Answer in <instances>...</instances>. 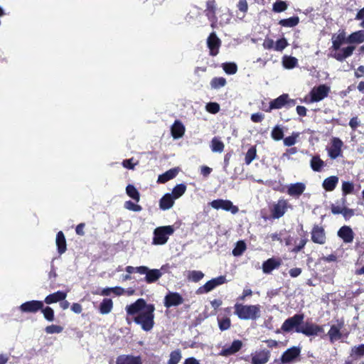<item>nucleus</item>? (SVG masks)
Instances as JSON below:
<instances>
[{"mask_svg":"<svg viewBox=\"0 0 364 364\" xmlns=\"http://www.w3.org/2000/svg\"><path fill=\"white\" fill-rule=\"evenodd\" d=\"M354 184L351 181H343L341 190L343 196L351 194L354 191Z\"/></svg>","mask_w":364,"mask_h":364,"instance_id":"obj_42","label":"nucleus"},{"mask_svg":"<svg viewBox=\"0 0 364 364\" xmlns=\"http://www.w3.org/2000/svg\"><path fill=\"white\" fill-rule=\"evenodd\" d=\"M125 270L129 274H131L134 272L140 274H143L144 273V271L146 270V269H145V266H139V267H134L132 266H127L125 268Z\"/></svg>","mask_w":364,"mask_h":364,"instance_id":"obj_52","label":"nucleus"},{"mask_svg":"<svg viewBox=\"0 0 364 364\" xmlns=\"http://www.w3.org/2000/svg\"><path fill=\"white\" fill-rule=\"evenodd\" d=\"M299 22L298 16H294L286 19H282L279 23L284 27H294L296 26Z\"/></svg>","mask_w":364,"mask_h":364,"instance_id":"obj_40","label":"nucleus"},{"mask_svg":"<svg viewBox=\"0 0 364 364\" xmlns=\"http://www.w3.org/2000/svg\"><path fill=\"white\" fill-rule=\"evenodd\" d=\"M271 136L275 141H279L283 139L284 132L282 128L279 125L275 126L272 131Z\"/></svg>","mask_w":364,"mask_h":364,"instance_id":"obj_45","label":"nucleus"},{"mask_svg":"<svg viewBox=\"0 0 364 364\" xmlns=\"http://www.w3.org/2000/svg\"><path fill=\"white\" fill-rule=\"evenodd\" d=\"M287 208V202L285 200H279L273 207L272 217L279 218L284 215Z\"/></svg>","mask_w":364,"mask_h":364,"instance_id":"obj_21","label":"nucleus"},{"mask_svg":"<svg viewBox=\"0 0 364 364\" xmlns=\"http://www.w3.org/2000/svg\"><path fill=\"white\" fill-rule=\"evenodd\" d=\"M304 318V314H295L292 317H290L284 321L281 327V331L284 332H289L294 328L295 331L296 332V329L301 328V324L303 322Z\"/></svg>","mask_w":364,"mask_h":364,"instance_id":"obj_7","label":"nucleus"},{"mask_svg":"<svg viewBox=\"0 0 364 364\" xmlns=\"http://www.w3.org/2000/svg\"><path fill=\"white\" fill-rule=\"evenodd\" d=\"M136 163H133V159L124 160L122 162V165L124 168L129 169H134Z\"/></svg>","mask_w":364,"mask_h":364,"instance_id":"obj_60","label":"nucleus"},{"mask_svg":"<svg viewBox=\"0 0 364 364\" xmlns=\"http://www.w3.org/2000/svg\"><path fill=\"white\" fill-rule=\"evenodd\" d=\"M338 181L339 178L336 176H329L324 179L322 186L326 191H333L338 183Z\"/></svg>","mask_w":364,"mask_h":364,"instance_id":"obj_29","label":"nucleus"},{"mask_svg":"<svg viewBox=\"0 0 364 364\" xmlns=\"http://www.w3.org/2000/svg\"><path fill=\"white\" fill-rule=\"evenodd\" d=\"M42 311L44 318L48 321H53L54 320V311L52 308L49 306H46V308H42L41 309Z\"/></svg>","mask_w":364,"mask_h":364,"instance_id":"obj_51","label":"nucleus"},{"mask_svg":"<svg viewBox=\"0 0 364 364\" xmlns=\"http://www.w3.org/2000/svg\"><path fill=\"white\" fill-rule=\"evenodd\" d=\"M226 84V80L224 77H214L211 82L210 85L212 88L218 89L220 87H224Z\"/></svg>","mask_w":364,"mask_h":364,"instance_id":"obj_49","label":"nucleus"},{"mask_svg":"<svg viewBox=\"0 0 364 364\" xmlns=\"http://www.w3.org/2000/svg\"><path fill=\"white\" fill-rule=\"evenodd\" d=\"M181 358V351L179 349L175 350L170 353L168 364H178Z\"/></svg>","mask_w":364,"mask_h":364,"instance_id":"obj_41","label":"nucleus"},{"mask_svg":"<svg viewBox=\"0 0 364 364\" xmlns=\"http://www.w3.org/2000/svg\"><path fill=\"white\" fill-rule=\"evenodd\" d=\"M203 277L204 274L202 272L196 270L189 271L187 274V278L194 282L200 281Z\"/></svg>","mask_w":364,"mask_h":364,"instance_id":"obj_44","label":"nucleus"},{"mask_svg":"<svg viewBox=\"0 0 364 364\" xmlns=\"http://www.w3.org/2000/svg\"><path fill=\"white\" fill-rule=\"evenodd\" d=\"M270 358V352L267 350H260L251 354L252 364H266Z\"/></svg>","mask_w":364,"mask_h":364,"instance_id":"obj_15","label":"nucleus"},{"mask_svg":"<svg viewBox=\"0 0 364 364\" xmlns=\"http://www.w3.org/2000/svg\"><path fill=\"white\" fill-rule=\"evenodd\" d=\"M177 173L178 171L176 169H170L159 176L158 182L161 183H166V181L173 178L176 176Z\"/></svg>","mask_w":364,"mask_h":364,"instance_id":"obj_37","label":"nucleus"},{"mask_svg":"<svg viewBox=\"0 0 364 364\" xmlns=\"http://www.w3.org/2000/svg\"><path fill=\"white\" fill-rule=\"evenodd\" d=\"M306 186L303 183H291L288 186L287 193L293 197H299L305 191Z\"/></svg>","mask_w":364,"mask_h":364,"instance_id":"obj_23","label":"nucleus"},{"mask_svg":"<svg viewBox=\"0 0 364 364\" xmlns=\"http://www.w3.org/2000/svg\"><path fill=\"white\" fill-rule=\"evenodd\" d=\"M338 235L346 243L352 242L354 234L352 229L348 226H343L338 232Z\"/></svg>","mask_w":364,"mask_h":364,"instance_id":"obj_24","label":"nucleus"},{"mask_svg":"<svg viewBox=\"0 0 364 364\" xmlns=\"http://www.w3.org/2000/svg\"><path fill=\"white\" fill-rule=\"evenodd\" d=\"M218 324L220 330H227L230 327V320L228 318L220 319L218 321Z\"/></svg>","mask_w":364,"mask_h":364,"instance_id":"obj_58","label":"nucleus"},{"mask_svg":"<svg viewBox=\"0 0 364 364\" xmlns=\"http://www.w3.org/2000/svg\"><path fill=\"white\" fill-rule=\"evenodd\" d=\"M288 46L286 38H282L278 40L274 45V50L277 51H282Z\"/></svg>","mask_w":364,"mask_h":364,"instance_id":"obj_54","label":"nucleus"},{"mask_svg":"<svg viewBox=\"0 0 364 364\" xmlns=\"http://www.w3.org/2000/svg\"><path fill=\"white\" fill-rule=\"evenodd\" d=\"M210 205L214 209H222L226 211H230L232 214H236L239 210L238 208L236 205H234L233 203L228 200H214L210 203Z\"/></svg>","mask_w":364,"mask_h":364,"instance_id":"obj_9","label":"nucleus"},{"mask_svg":"<svg viewBox=\"0 0 364 364\" xmlns=\"http://www.w3.org/2000/svg\"><path fill=\"white\" fill-rule=\"evenodd\" d=\"M240 11L246 12L248 9V5L246 0H240L237 4Z\"/></svg>","mask_w":364,"mask_h":364,"instance_id":"obj_61","label":"nucleus"},{"mask_svg":"<svg viewBox=\"0 0 364 364\" xmlns=\"http://www.w3.org/2000/svg\"><path fill=\"white\" fill-rule=\"evenodd\" d=\"M183 364H200V362L193 357L186 358Z\"/></svg>","mask_w":364,"mask_h":364,"instance_id":"obj_64","label":"nucleus"},{"mask_svg":"<svg viewBox=\"0 0 364 364\" xmlns=\"http://www.w3.org/2000/svg\"><path fill=\"white\" fill-rule=\"evenodd\" d=\"M300 353V349L296 347H292L287 350L282 355L281 360L282 363H289L296 358Z\"/></svg>","mask_w":364,"mask_h":364,"instance_id":"obj_25","label":"nucleus"},{"mask_svg":"<svg viewBox=\"0 0 364 364\" xmlns=\"http://www.w3.org/2000/svg\"><path fill=\"white\" fill-rule=\"evenodd\" d=\"M208 46L210 49V53L212 55H216L220 46V40L217 37L215 33H212L207 41Z\"/></svg>","mask_w":364,"mask_h":364,"instance_id":"obj_17","label":"nucleus"},{"mask_svg":"<svg viewBox=\"0 0 364 364\" xmlns=\"http://www.w3.org/2000/svg\"><path fill=\"white\" fill-rule=\"evenodd\" d=\"M274 42L272 39H270V38H266L264 39V42H263V47L265 48V49H272L274 48Z\"/></svg>","mask_w":364,"mask_h":364,"instance_id":"obj_59","label":"nucleus"},{"mask_svg":"<svg viewBox=\"0 0 364 364\" xmlns=\"http://www.w3.org/2000/svg\"><path fill=\"white\" fill-rule=\"evenodd\" d=\"M124 208L127 210H132L134 212H139L141 210V207L139 205L135 204L131 200L126 201L124 203Z\"/></svg>","mask_w":364,"mask_h":364,"instance_id":"obj_55","label":"nucleus"},{"mask_svg":"<svg viewBox=\"0 0 364 364\" xmlns=\"http://www.w3.org/2000/svg\"><path fill=\"white\" fill-rule=\"evenodd\" d=\"M113 309V302L110 299H104L100 304L99 310L102 314H107Z\"/></svg>","mask_w":364,"mask_h":364,"instance_id":"obj_33","label":"nucleus"},{"mask_svg":"<svg viewBox=\"0 0 364 364\" xmlns=\"http://www.w3.org/2000/svg\"><path fill=\"white\" fill-rule=\"evenodd\" d=\"M206 109L208 112L215 114L219 112L220 106L216 102H210L206 105Z\"/></svg>","mask_w":364,"mask_h":364,"instance_id":"obj_57","label":"nucleus"},{"mask_svg":"<svg viewBox=\"0 0 364 364\" xmlns=\"http://www.w3.org/2000/svg\"><path fill=\"white\" fill-rule=\"evenodd\" d=\"M282 65L286 69H292L297 66L298 60L295 57L284 55L282 58Z\"/></svg>","mask_w":364,"mask_h":364,"instance_id":"obj_35","label":"nucleus"},{"mask_svg":"<svg viewBox=\"0 0 364 364\" xmlns=\"http://www.w3.org/2000/svg\"><path fill=\"white\" fill-rule=\"evenodd\" d=\"M127 194L134 200L136 202H139L140 200V195L137 189L131 184H129L126 188Z\"/></svg>","mask_w":364,"mask_h":364,"instance_id":"obj_39","label":"nucleus"},{"mask_svg":"<svg viewBox=\"0 0 364 364\" xmlns=\"http://www.w3.org/2000/svg\"><path fill=\"white\" fill-rule=\"evenodd\" d=\"M343 142L338 137H333L326 148L328 156L331 159H336L343 156Z\"/></svg>","mask_w":364,"mask_h":364,"instance_id":"obj_6","label":"nucleus"},{"mask_svg":"<svg viewBox=\"0 0 364 364\" xmlns=\"http://www.w3.org/2000/svg\"><path fill=\"white\" fill-rule=\"evenodd\" d=\"M183 298L177 292L169 291L164 298V306L166 308L177 306L183 303Z\"/></svg>","mask_w":364,"mask_h":364,"instance_id":"obj_13","label":"nucleus"},{"mask_svg":"<svg viewBox=\"0 0 364 364\" xmlns=\"http://www.w3.org/2000/svg\"><path fill=\"white\" fill-rule=\"evenodd\" d=\"M351 355L362 356L364 355V344L354 346L351 349Z\"/></svg>","mask_w":364,"mask_h":364,"instance_id":"obj_56","label":"nucleus"},{"mask_svg":"<svg viewBox=\"0 0 364 364\" xmlns=\"http://www.w3.org/2000/svg\"><path fill=\"white\" fill-rule=\"evenodd\" d=\"M174 232L172 225L161 226L154 230L152 243L156 245H162L167 242L170 235Z\"/></svg>","mask_w":364,"mask_h":364,"instance_id":"obj_4","label":"nucleus"},{"mask_svg":"<svg viewBox=\"0 0 364 364\" xmlns=\"http://www.w3.org/2000/svg\"><path fill=\"white\" fill-rule=\"evenodd\" d=\"M282 264L280 259L269 258L262 264V271L264 274H270L274 269H277Z\"/></svg>","mask_w":364,"mask_h":364,"instance_id":"obj_19","label":"nucleus"},{"mask_svg":"<svg viewBox=\"0 0 364 364\" xmlns=\"http://www.w3.org/2000/svg\"><path fill=\"white\" fill-rule=\"evenodd\" d=\"M287 9V4L285 1L278 0L273 4V11L277 13H280L285 11Z\"/></svg>","mask_w":364,"mask_h":364,"instance_id":"obj_50","label":"nucleus"},{"mask_svg":"<svg viewBox=\"0 0 364 364\" xmlns=\"http://www.w3.org/2000/svg\"><path fill=\"white\" fill-rule=\"evenodd\" d=\"M127 317L133 321L145 331H151L154 325V311L153 304H147L144 299H139L135 302L125 307ZM129 318H127L128 321Z\"/></svg>","mask_w":364,"mask_h":364,"instance_id":"obj_1","label":"nucleus"},{"mask_svg":"<svg viewBox=\"0 0 364 364\" xmlns=\"http://www.w3.org/2000/svg\"><path fill=\"white\" fill-rule=\"evenodd\" d=\"M330 92V87L326 85H321L318 87H314L309 94V97H305L304 101L308 103L319 102L327 97Z\"/></svg>","mask_w":364,"mask_h":364,"instance_id":"obj_5","label":"nucleus"},{"mask_svg":"<svg viewBox=\"0 0 364 364\" xmlns=\"http://www.w3.org/2000/svg\"><path fill=\"white\" fill-rule=\"evenodd\" d=\"M226 282L225 276H220L218 277L212 279L207 282L203 287H200L198 290L199 293H208L215 289L216 287L223 284Z\"/></svg>","mask_w":364,"mask_h":364,"instance_id":"obj_12","label":"nucleus"},{"mask_svg":"<svg viewBox=\"0 0 364 364\" xmlns=\"http://www.w3.org/2000/svg\"><path fill=\"white\" fill-rule=\"evenodd\" d=\"M257 156V149L255 146H251L245 154V161L247 165H249L252 161L255 159Z\"/></svg>","mask_w":364,"mask_h":364,"instance_id":"obj_43","label":"nucleus"},{"mask_svg":"<svg viewBox=\"0 0 364 364\" xmlns=\"http://www.w3.org/2000/svg\"><path fill=\"white\" fill-rule=\"evenodd\" d=\"M260 313L259 305H235V314L242 320H255L260 316Z\"/></svg>","mask_w":364,"mask_h":364,"instance_id":"obj_3","label":"nucleus"},{"mask_svg":"<svg viewBox=\"0 0 364 364\" xmlns=\"http://www.w3.org/2000/svg\"><path fill=\"white\" fill-rule=\"evenodd\" d=\"M43 307V302L41 301L32 300L23 303L19 309L24 313H36Z\"/></svg>","mask_w":364,"mask_h":364,"instance_id":"obj_14","label":"nucleus"},{"mask_svg":"<svg viewBox=\"0 0 364 364\" xmlns=\"http://www.w3.org/2000/svg\"><path fill=\"white\" fill-rule=\"evenodd\" d=\"M341 214L346 219L351 218L354 215V211L352 209L344 208L343 213Z\"/></svg>","mask_w":364,"mask_h":364,"instance_id":"obj_63","label":"nucleus"},{"mask_svg":"<svg viewBox=\"0 0 364 364\" xmlns=\"http://www.w3.org/2000/svg\"><path fill=\"white\" fill-rule=\"evenodd\" d=\"M146 270L143 274L145 275L144 280L146 283H154L159 279L164 272L168 270V265H163L160 269H149L145 266Z\"/></svg>","mask_w":364,"mask_h":364,"instance_id":"obj_8","label":"nucleus"},{"mask_svg":"<svg viewBox=\"0 0 364 364\" xmlns=\"http://www.w3.org/2000/svg\"><path fill=\"white\" fill-rule=\"evenodd\" d=\"M63 328L58 325H50L45 328V331L48 334L60 333L63 331Z\"/></svg>","mask_w":364,"mask_h":364,"instance_id":"obj_53","label":"nucleus"},{"mask_svg":"<svg viewBox=\"0 0 364 364\" xmlns=\"http://www.w3.org/2000/svg\"><path fill=\"white\" fill-rule=\"evenodd\" d=\"M97 294L102 296H109L111 294H114L116 296H121L125 294V289L120 287H107Z\"/></svg>","mask_w":364,"mask_h":364,"instance_id":"obj_31","label":"nucleus"},{"mask_svg":"<svg viewBox=\"0 0 364 364\" xmlns=\"http://www.w3.org/2000/svg\"><path fill=\"white\" fill-rule=\"evenodd\" d=\"M343 327V322H339L336 325H332L328 332V336L329 337L330 341L331 343H334L335 341L339 340L342 337V333L341 330Z\"/></svg>","mask_w":364,"mask_h":364,"instance_id":"obj_18","label":"nucleus"},{"mask_svg":"<svg viewBox=\"0 0 364 364\" xmlns=\"http://www.w3.org/2000/svg\"><path fill=\"white\" fill-rule=\"evenodd\" d=\"M297 333H301L306 336H317L323 332V328L314 323L306 322L301 328L296 329Z\"/></svg>","mask_w":364,"mask_h":364,"instance_id":"obj_10","label":"nucleus"},{"mask_svg":"<svg viewBox=\"0 0 364 364\" xmlns=\"http://www.w3.org/2000/svg\"><path fill=\"white\" fill-rule=\"evenodd\" d=\"M67 297V292L58 291L53 294L48 295L44 301L47 304H50L53 303H56L58 301H63Z\"/></svg>","mask_w":364,"mask_h":364,"instance_id":"obj_26","label":"nucleus"},{"mask_svg":"<svg viewBox=\"0 0 364 364\" xmlns=\"http://www.w3.org/2000/svg\"><path fill=\"white\" fill-rule=\"evenodd\" d=\"M364 42V31H355L347 37V43L360 44Z\"/></svg>","mask_w":364,"mask_h":364,"instance_id":"obj_27","label":"nucleus"},{"mask_svg":"<svg viewBox=\"0 0 364 364\" xmlns=\"http://www.w3.org/2000/svg\"><path fill=\"white\" fill-rule=\"evenodd\" d=\"M326 234L324 229L318 225H315L311 231V240L314 242L323 245L326 242Z\"/></svg>","mask_w":364,"mask_h":364,"instance_id":"obj_16","label":"nucleus"},{"mask_svg":"<svg viewBox=\"0 0 364 364\" xmlns=\"http://www.w3.org/2000/svg\"><path fill=\"white\" fill-rule=\"evenodd\" d=\"M246 250V245L243 241H238L236 243L235 248L232 250V255L234 256H240Z\"/></svg>","mask_w":364,"mask_h":364,"instance_id":"obj_47","label":"nucleus"},{"mask_svg":"<svg viewBox=\"0 0 364 364\" xmlns=\"http://www.w3.org/2000/svg\"><path fill=\"white\" fill-rule=\"evenodd\" d=\"M264 119V115L261 113H254L251 115V119L254 122H260Z\"/></svg>","mask_w":364,"mask_h":364,"instance_id":"obj_62","label":"nucleus"},{"mask_svg":"<svg viewBox=\"0 0 364 364\" xmlns=\"http://www.w3.org/2000/svg\"><path fill=\"white\" fill-rule=\"evenodd\" d=\"M325 166V162L320 158L319 156H314L310 161V166L314 171H321Z\"/></svg>","mask_w":364,"mask_h":364,"instance_id":"obj_32","label":"nucleus"},{"mask_svg":"<svg viewBox=\"0 0 364 364\" xmlns=\"http://www.w3.org/2000/svg\"><path fill=\"white\" fill-rule=\"evenodd\" d=\"M299 135L300 134L299 132H293L291 136L284 139V144L287 146L294 145L296 143Z\"/></svg>","mask_w":364,"mask_h":364,"instance_id":"obj_46","label":"nucleus"},{"mask_svg":"<svg viewBox=\"0 0 364 364\" xmlns=\"http://www.w3.org/2000/svg\"><path fill=\"white\" fill-rule=\"evenodd\" d=\"M174 200L171 193H166L159 200V208L163 210H169L173 206Z\"/></svg>","mask_w":364,"mask_h":364,"instance_id":"obj_28","label":"nucleus"},{"mask_svg":"<svg viewBox=\"0 0 364 364\" xmlns=\"http://www.w3.org/2000/svg\"><path fill=\"white\" fill-rule=\"evenodd\" d=\"M242 346V343L240 340H235L231 346L228 348H224L220 353V355L222 356H228L238 352Z\"/></svg>","mask_w":364,"mask_h":364,"instance_id":"obj_22","label":"nucleus"},{"mask_svg":"<svg viewBox=\"0 0 364 364\" xmlns=\"http://www.w3.org/2000/svg\"><path fill=\"white\" fill-rule=\"evenodd\" d=\"M295 104V100L289 99L287 94H283L270 102L269 108L267 111H270L274 109H281L286 105H290L293 106Z\"/></svg>","mask_w":364,"mask_h":364,"instance_id":"obj_11","label":"nucleus"},{"mask_svg":"<svg viewBox=\"0 0 364 364\" xmlns=\"http://www.w3.org/2000/svg\"><path fill=\"white\" fill-rule=\"evenodd\" d=\"M185 132V127L183 124L176 120L171 127V134L174 139H179L182 137Z\"/></svg>","mask_w":364,"mask_h":364,"instance_id":"obj_30","label":"nucleus"},{"mask_svg":"<svg viewBox=\"0 0 364 364\" xmlns=\"http://www.w3.org/2000/svg\"><path fill=\"white\" fill-rule=\"evenodd\" d=\"M224 71L229 75H233L237 73V67L234 63H226L222 65Z\"/></svg>","mask_w":364,"mask_h":364,"instance_id":"obj_48","label":"nucleus"},{"mask_svg":"<svg viewBox=\"0 0 364 364\" xmlns=\"http://www.w3.org/2000/svg\"><path fill=\"white\" fill-rule=\"evenodd\" d=\"M225 145L223 142L218 137H214L210 142V149L213 152L222 153Z\"/></svg>","mask_w":364,"mask_h":364,"instance_id":"obj_36","label":"nucleus"},{"mask_svg":"<svg viewBox=\"0 0 364 364\" xmlns=\"http://www.w3.org/2000/svg\"><path fill=\"white\" fill-rule=\"evenodd\" d=\"M332 46L331 49L334 51L331 55L338 61H343L347 58L352 55L355 47L354 46H348L341 48L344 43H347V37L343 30L339 31L338 33L333 34L331 38Z\"/></svg>","mask_w":364,"mask_h":364,"instance_id":"obj_2","label":"nucleus"},{"mask_svg":"<svg viewBox=\"0 0 364 364\" xmlns=\"http://www.w3.org/2000/svg\"><path fill=\"white\" fill-rule=\"evenodd\" d=\"M56 245L58 252L61 255L66 250V241L63 232L60 231L56 235Z\"/></svg>","mask_w":364,"mask_h":364,"instance_id":"obj_34","label":"nucleus"},{"mask_svg":"<svg viewBox=\"0 0 364 364\" xmlns=\"http://www.w3.org/2000/svg\"><path fill=\"white\" fill-rule=\"evenodd\" d=\"M116 364H142L140 356L121 355L117 358Z\"/></svg>","mask_w":364,"mask_h":364,"instance_id":"obj_20","label":"nucleus"},{"mask_svg":"<svg viewBox=\"0 0 364 364\" xmlns=\"http://www.w3.org/2000/svg\"><path fill=\"white\" fill-rule=\"evenodd\" d=\"M186 191V186L184 184H178L173 188L171 194L172 197L176 200L181 197L185 193Z\"/></svg>","mask_w":364,"mask_h":364,"instance_id":"obj_38","label":"nucleus"}]
</instances>
